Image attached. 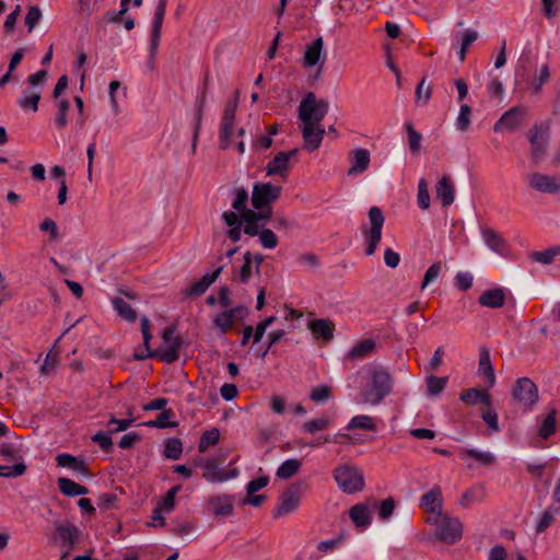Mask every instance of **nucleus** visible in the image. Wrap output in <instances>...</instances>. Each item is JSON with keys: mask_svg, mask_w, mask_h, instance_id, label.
<instances>
[{"mask_svg": "<svg viewBox=\"0 0 560 560\" xmlns=\"http://www.w3.org/2000/svg\"><path fill=\"white\" fill-rule=\"evenodd\" d=\"M331 397V389L326 385H319L312 389L311 400L315 402H325Z\"/></svg>", "mask_w": 560, "mask_h": 560, "instance_id": "nucleus-60", "label": "nucleus"}, {"mask_svg": "<svg viewBox=\"0 0 560 560\" xmlns=\"http://www.w3.org/2000/svg\"><path fill=\"white\" fill-rule=\"evenodd\" d=\"M167 0H159L155 8L154 16L152 20V30L150 38V55L148 66L151 70L154 69V58L159 48L162 25L166 12Z\"/></svg>", "mask_w": 560, "mask_h": 560, "instance_id": "nucleus-9", "label": "nucleus"}, {"mask_svg": "<svg viewBox=\"0 0 560 560\" xmlns=\"http://www.w3.org/2000/svg\"><path fill=\"white\" fill-rule=\"evenodd\" d=\"M556 417H557V411L555 409H552L548 412V415L544 419V421L538 430V434L540 438L546 440L556 432V429H557Z\"/></svg>", "mask_w": 560, "mask_h": 560, "instance_id": "nucleus-46", "label": "nucleus"}, {"mask_svg": "<svg viewBox=\"0 0 560 560\" xmlns=\"http://www.w3.org/2000/svg\"><path fill=\"white\" fill-rule=\"evenodd\" d=\"M372 380L371 389L365 392L362 400L373 406L378 405L393 390V377L389 372L382 368H373L370 370Z\"/></svg>", "mask_w": 560, "mask_h": 560, "instance_id": "nucleus-1", "label": "nucleus"}, {"mask_svg": "<svg viewBox=\"0 0 560 560\" xmlns=\"http://www.w3.org/2000/svg\"><path fill=\"white\" fill-rule=\"evenodd\" d=\"M329 104L325 100H317L313 92H308L299 106V118L303 125H320L327 115Z\"/></svg>", "mask_w": 560, "mask_h": 560, "instance_id": "nucleus-3", "label": "nucleus"}, {"mask_svg": "<svg viewBox=\"0 0 560 560\" xmlns=\"http://www.w3.org/2000/svg\"><path fill=\"white\" fill-rule=\"evenodd\" d=\"M182 453H183L182 441L177 438L168 439L165 444L164 456L168 459L176 460L182 456Z\"/></svg>", "mask_w": 560, "mask_h": 560, "instance_id": "nucleus-50", "label": "nucleus"}, {"mask_svg": "<svg viewBox=\"0 0 560 560\" xmlns=\"http://www.w3.org/2000/svg\"><path fill=\"white\" fill-rule=\"evenodd\" d=\"M459 456L464 460L472 458L483 466H490L495 462V456L491 452L476 448H464L460 451Z\"/></svg>", "mask_w": 560, "mask_h": 560, "instance_id": "nucleus-33", "label": "nucleus"}, {"mask_svg": "<svg viewBox=\"0 0 560 560\" xmlns=\"http://www.w3.org/2000/svg\"><path fill=\"white\" fill-rule=\"evenodd\" d=\"M301 465V460L296 458L287 459L279 466L276 475L280 479H289L300 470Z\"/></svg>", "mask_w": 560, "mask_h": 560, "instance_id": "nucleus-43", "label": "nucleus"}, {"mask_svg": "<svg viewBox=\"0 0 560 560\" xmlns=\"http://www.w3.org/2000/svg\"><path fill=\"white\" fill-rule=\"evenodd\" d=\"M310 329L316 338L329 340L334 337V324L328 319H314L310 323Z\"/></svg>", "mask_w": 560, "mask_h": 560, "instance_id": "nucleus-37", "label": "nucleus"}, {"mask_svg": "<svg viewBox=\"0 0 560 560\" xmlns=\"http://www.w3.org/2000/svg\"><path fill=\"white\" fill-rule=\"evenodd\" d=\"M198 466L205 470L202 477L211 483L224 482L237 476L236 470H220L213 459H200Z\"/></svg>", "mask_w": 560, "mask_h": 560, "instance_id": "nucleus-15", "label": "nucleus"}, {"mask_svg": "<svg viewBox=\"0 0 560 560\" xmlns=\"http://www.w3.org/2000/svg\"><path fill=\"white\" fill-rule=\"evenodd\" d=\"M349 516L357 527H366L370 525V509L365 503H358L349 511Z\"/></svg>", "mask_w": 560, "mask_h": 560, "instance_id": "nucleus-36", "label": "nucleus"}, {"mask_svg": "<svg viewBox=\"0 0 560 560\" xmlns=\"http://www.w3.org/2000/svg\"><path fill=\"white\" fill-rule=\"evenodd\" d=\"M301 502V491L298 486L287 489L278 499L277 506L273 510L276 517L285 516L298 510Z\"/></svg>", "mask_w": 560, "mask_h": 560, "instance_id": "nucleus-12", "label": "nucleus"}, {"mask_svg": "<svg viewBox=\"0 0 560 560\" xmlns=\"http://www.w3.org/2000/svg\"><path fill=\"white\" fill-rule=\"evenodd\" d=\"M223 267L220 266L212 273L205 275L198 281L192 282L185 289V294L189 296H200L218 279Z\"/></svg>", "mask_w": 560, "mask_h": 560, "instance_id": "nucleus-21", "label": "nucleus"}, {"mask_svg": "<svg viewBox=\"0 0 560 560\" xmlns=\"http://www.w3.org/2000/svg\"><path fill=\"white\" fill-rule=\"evenodd\" d=\"M71 104L69 100L61 98L57 102V112L54 118L55 126L62 130L68 125V113L70 110Z\"/></svg>", "mask_w": 560, "mask_h": 560, "instance_id": "nucleus-41", "label": "nucleus"}, {"mask_svg": "<svg viewBox=\"0 0 560 560\" xmlns=\"http://www.w3.org/2000/svg\"><path fill=\"white\" fill-rule=\"evenodd\" d=\"M478 302L481 306L490 308L502 307L505 303V294L503 289L494 288L482 292L479 296Z\"/></svg>", "mask_w": 560, "mask_h": 560, "instance_id": "nucleus-29", "label": "nucleus"}, {"mask_svg": "<svg viewBox=\"0 0 560 560\" xmlns=\"http://www.w3.org/2000/svg\"><path fill=\"white\" fill-rule=\"evenodd\" d=\"M405 128L408 135V144L410 151L412 153H418L421 148L422 135L413 128L411 122H407Z\"/></svg>", "mask_w": 560, "mask_h": 560, "instance_id": "nucleus-52", "label": "nucleus"}, {"mask_svg": "<svg viewBox=\"0 0 560 560\" xmlns=\"http://www.w3.org/2000/svg\"><path fill=\"white\" fill-rule=\"evenodd\" d=\"M258 236H259V241H260L261 245L265 248L273 249V248L277 247V245H278V237L273 233V231H271L270 229H262V230H260Z\"/></svg>", "mask_w": 560, "mask_h": 560, "instance_id": "nucleus-59", "label": "nucleus"}, {"mask_svg": "<svg viewBox=\"0 0 560 560\" xmlns=\"http://www.w3.org/2000/svg\"><path fill=\"white\" fill-rule=\"evenodd\" d=\"M209 505L217 516H229L233 513V497L229 494L213 495L209 499Z\"/></svg>", "mask_w": 560, "mask_h": 560, "instance_id": "nucleus-27", "label": "nucleus"}, {"mask_svg": "<svg viewBox=\"0 0 560 560\" xmlns=\"http://www.w3.org/2000/svg\"><path fill=\"white\" fill-rule=\"evenodd\" d=\"M174 331L173 327H167L162 332L163 342L155 354V358H159L162 362L173 363L179 358L182 341L174 335Z\"/></svg>", "mask_w": 560, "mask_h": 560, "instance_id": "nucleus-10", "label": "nucleus"}, {"mask_svg": "<svg viewBox=\"0 0 560 560\" xmlns=\"http://www.w3.org/2000/svg\"><path fill=\"white\" fill-rule=\"evenodd\" d=\"M478 373L488 381V387L491 388L495 384V373L491 363L490 351L481 348L479 351Z\"/></svg>", "mask_w": 560, "mask_h": 560, "instance_id": "nucleus-25", "label": "nucleus"}, {"mask_svg": "<svg viewBox=\"0 0 560 560\" xmlns=\"http://www.w3.org/2000/svg\"><path fill=\"white\" fill-rule=\"evenodd\" d=\"M347 430L362 429L368 431H375V421L368 415H359L351 418L346 427Z\"/></svg>", "mask_w": 560, "mask_h": 560, "instance_id": "nucleus-42", "label": "nucleus"}, {"mask_svg": "<svg viewBox=\"0 0 560 560\" xmlns=\"http://www.w3.org/2000/svg\"><path fill=\"white\" fill-rule=\"evenodd\" d=\"M512 396L520 406L526 409H532L539 399L538 388L528 377H520L515 381Z\"/></svg>", "mask_w": 560, "mask_h": 560, "instance_id": "nucleus-8", "label": "nucleus"}, {"mask_svg": "<svg viewBox=\"0 0 560 560\" xmlns=\"http://www.w3.org/2000/svg\"><path fill=\"white\" fill-rule=\"evenodd\" d=\"M253 254L250 252H246L244 254V262L240 270L235 272L234 279L240 281L241 283H247L253 275Z\"/></svg>", "mask_w": 560, "mask_h": 560, "instance_id": "nucleus-44", "label": "nucleus"}, {"mask_svg": "<svg viewBox=\"0 0 560 560\" xmlns=\"http://www.w3.org/2000/svg\"><path fill=\"white\" fill-rule=\"evenodd\" d=\"M481 418L487 423V425L494 432L500 431L499 421H498V415L497 412L491 408V406L487 407L486 410L482 411Z\"/></svg>", "mask_w": 560, "mask_h": 560, "instance_id": "nucleus-63", "label": "nucleus"}, {"mask_svg": "<svg viewBox=\"0 0 560 560\" xmlns=\"http://www.w3.org/2000/svg\"><path fill=\"white\" fill-rule=\"evenodd\" d=\"M527 183L530 188L542 194L560 192V178L533 172L527 175Z\"/></svg>", "mask_w": 560, "mask_h": 560, "instance_id": "nucleus-14", "label": "nucleus"}, {"mask_svg": "<svg viewBox=\"0 0 560 560\" xmlns=\"http://www.w3.org/2000/svg\"><path fill=\"white\" fill-rule=\"evenodd\" d=\"M332 475L337 486L345 493H355L364 488L363 472L353 465H339Z\"/></svg>", "mask_w": 560, "mask_h": 560, "instance_id": "nucleus-4", "label": "nucleus"}, {"mask_svg": "<svg viewBox=\"0 0 560 560\" xmlns=\"http://www.w3.org/2000/svg\"><path fill=\"white\" fill-rule=\"evenodd\" d=\"M281 186L270 183H256L252 191V205L258 211L271 209L270 205L279 199Z\"/></svg>", "mask_w": 560, "mask_h": 560, "instance_id": "nucleus-6", "label": "nucleus"}, {"mask_svg": "<svg viewBox=\"0 0 560 560\" xmlns=\"http://www.w3.org/2000/svg\"><path fill=\"white\" fill-rule=\"evenodd\" d=\"M219 439L220 431L215 428L203 432L198 445L199 452H206L210 446L215 445L219 442Z\"/></svg>", "mask_w": 560, "mask_h": 560, "instance_id": "nucleus-49", "label": "nucleus"}, {"mask_svg": "<svg viewBox=\"0 0 560 560\" xmlns=\"http://www.w3.org/2000/svg\"><path fill=\"white\" fill-rule=\"evenodd\" d=\"M482 238L486 245L498 254H503L506 249V243L502 236L492 229L482 230Z\"/></svg>", "mask_w": 560, "mask_h": 560, "instance_id": "nucleus-35", "label": "nucleus"}, {"mask_svg": "<svg viewBox=\"0 0 560 560\" xmlns=\"http://www.w3.org/2000/svg\"><path fill=\"white\" fill-rule=\"evenodd\" d=\"M558 255H560V246L551 247L544 252H534L530 254V258L542 265H550Z\"/></svg>", "mask_w": 560, "mask_h": 560, "instance_id": "nucleus-48", "label": "nucleus"}, {"mask_svg": "<svg viewBox=\"0 0 560 560\" xmlns=\"http://www.w3.org/2000/svg\"><path fill=\"white\" fill-rule=\"evenodd\" d=\"M532 160L537 163L546 154L548 148V130L542 126H534L528 131Z\"/></svg>", "mask_w": 560, "mask_h": 560, "instance_id": "nucleus-13", "label": "nucleus"}, {"mask_svg": "<svg viewBox=\"0 0 560 560\" xmlns=\"http://www.w3.org/2000/svg\"><path fill=\"white\" fill-rule=\"evenodd\" d=\"M436 197L443 207H448L455 199V187L448 174H444L435 186Z\"/></svg>", "mask_w": 560, "mask_h": 560, "instance_id": "nucleus-20", "label": "nucleus"}, {"mask_svg": "<svg viewBox=\"0 0 560 560\" xmlns=\"http://www.w3.org/2000/svg\"><path fill=\"white\" fill-rule=\"evenodd\" d=\"M526 110L518 106H514L506 110L501 118L494 124V131L500 132L503 130L514 131L522 122Z\"/></svg>", "mask_w": 560, "mask_h": 560, "instance_id": "nucleus-17", "label": "nucleus"}, {"mask_svg": "<svg viewBox=\"0 0 560 560\" xmlns=\"http://www.w3.org/2000/svg\"><path fill=\"white\" fill-rule=\"evenodd\" d=\"M180 486H175L171 488L167 493L163 497V499L158 503V508L162 509L165 512H171L175 506V498L179 492Z\"/></svg>", "mask_w": 560, "mask_h": 560, "instance_id": "nucleus-55", "label": "nucleus"}, {"mask_svg": "<svg viewBox=\"0 0 560 560\" xmlns=\"http://www.w3.org/2000/svg\"><path fill=\"white\" fill-rule=\"evenodd\" d=\"M240 91L236 90L232 98H230L222 112L220 126H219V141L220 148L226 150L232 143V138L235 133V116L238 106Z\"/></svg>", "mask_w": 560, "mask_h": 560, "instance_id": "nucleus-2", "label": "nucleus"}, {"mask_svg": "<svg viewBox=\"0 0 560 560\" xmlns=\"http://www.w3.org/2000/svg\"><path fill=\"white\" fill-rule=\"evenodd\" d=\"M114 310L118 313V315L129 323H133L137 319V313L131 307L129 303H127L121 298H115L112 301Z\"/></svg>", "mask_w": 560, "mask_h": 560, "instance_id": "nucleus-40", "label": "nucleus"}, {"mask_svg": "<svg viewBox=\"0 0 560 560\" xmlns=\"http://www.w3.org/2000/svg\"><path fill=\"white\" fill-rule=\"evenodd\" d=\"M351 166L348 170L349 175H358L368 170L370 165V152L366 149H355L350 155Z\"/></svg>", "mask_w": 560, "mask_h": 560, "instance_id": "nucleus-22", "label": "nucleus"}, {"mask_svg": "<svg viewBox=\"0 0 560 560\" xmlns=\"http://www.w3.org/2000/svg\"><path fill=\"white\" fill-rule=\"evenodd\" d=\"M40 101V94L35 91H25L23 96L19 98V106L26 110L31 108L33 112H37L38 103Z\"/></svg>", "mask_w": 560, "mask_h": 560, "instance_id": "nucleus-47", "label": "nucleus"}, {"mask_svg": "<svg viewBox=\"0 0 560 560\" xmlns=\"http://www.w3.org/2000/svg\"><path fill=\"white\" fill-rule=\"evenodd\" d=\"M57 465L60 467L71 468L79 472H86V466L82 459L67 453L58 454L56 457Z\"/></svg>", "mask_w": 560, "mask_h": 560, "instance_id": "nucleus-39", "label": "nucleus"}, {"mask_svg": "<svg viewBox=\"0 0 560 560\" xmlns=\"http://www.w3.org/2000/svg\"><path fill=\"white\" fill-rule=\"evenodd\" d=\"M59 490L67 497L84 495L89 492L88 488L77 483L75 481L61 477L58 479Z\"/></svg>", "mask_w": 560, "mask_h": 560, "instance_id": "nucleus-38", "label": "nucleus"}, {"mask_svg": "<svg viewBox=\"0 0 560 560\" xmlns=\"http://www.w3.org/2000/svg\"><path fill=\"white\" fill-rule=\"evenodd\" d=\"M376 348L373 339H363L357 342L347 353V359L357 361L370 355Z\"/></svg>", "mask_w": 560, "mask_h": 560, "instance_id": "nucleus-32", "label": "nucleus"}, {"mask_svg": "<svg viewBox=\"0 0 560 560\" xmlns=\"http://www.w3.org/2000/svg\"><path fill=\"white\" fill-rule=\"evenodd\" d=\"M329 424H330V420L327 417H319V418L306 421L303 424V430L306 433L314 434L318 431L326 430L329 427Z\"/></svg>", "mask_w": 560, "mask_h": 560, "instance_id": "nucleus-53", "label": "nucleus"}, {"mask_svg": "<svg viewBox=\"0 0 560 560\" xmlns=\"http://www.w3.org/2000/svg\"><path fill=\"white\" fill-rule=\"evenodd\" d=\"M471 108L467 104H462L455 126L460 131H466L470 126Z\"/></svg>", "mask_w": 560, "mask_h": 560, "instance_id": "nucleus-54", "label": "nucleus"}, {"mask_svg": "<svg viewBox=\"0 0 560 560\" xmlns=\"http://www.w3.org/2000/svg\"><path fill=\"white\" fill-rule=\"evenodd\" d=\"M79 529L71 524H62L56 527L55 538L60 542L61 547L70 549L79 538Z\"/></svg>", "mask_w": 560, "mask_h": 560, "instance_id": "nucleus-24", "label": "nucleus"}, {"mask_svg": "<svg viewBox=\"0 0 560 560\" xmlns=\"http://www.w3.org/2000/svg\"><path fill=\"white\" fill-rule=\"evenodd\" d=\"M486 497L485 487L481 485H476L469 489H467L458 500V504L462 508H468L471 504L481 502Z\"/></svg>", "mask_w": 560, "mask_h": 560, "instance_id": "nucleus-34", "label": "nucleus"}, {"mask_svg": "<svg viewBox=\"0 0 560 560\" xmlns=\"http://www.w3.org/2000/svg\"><path fill=\"white\" fill-rule=\"evenodd\" d=\"M369 220L371 226L363 229V234L368 242L366 255L371 256L375 253L377 245L382 238V229L385 222L383 212L378 207H372L369 210Z\"/></svg>", "mask_w": 560, "mask_h": 560, "instance_id": "nucleus-7", "label": "nucleus"}, {"mask_svg": "<svg viewBox=\"0 0 560 560\" xmlns=\"http://www.w3.org/2000/svg\"><path fill=\"white\" fill-rule=\"evenodd\" d=\"M302 135L306 148L310 150H316L323 141L325 129L322 125H303Z\"/></svg>", "mask_w": 560, "mask_h": 560, "instance_id": "nucleus-26", "label": "nucleus"}, {"mask_svg": "<svg viewBox=\"0 0 560 560\" xmlns=\"http://www.w3.org/2000/svg\"><path fill=\"white\" fill-rule=\"evenodd\" d=\"M442 491L439 486H434L420 499V506L434 516L442 514Z\"/></svg>", "mask_w": 560, "mask_h": 560, "instance_id": "nucleus-19", "label": "nucleus"}, {"mask_svg": "<svg viewBox=\"0 0 560 560\" xmlns=\"http://www.w3.org/2000/svg\"><path fill=\"white\" fill-rule=\"evenodd\" d=\"M42 16H43L42 11L37 5H32L28 8V11L24 19V23L27 26V30L30 33L39 23V21L42 20Z\"/></svg>", "mask_w": 560, "mask_h": 560, "instance_id": "nucleus-56", "label": "nucleus"}, {"mask_svg": "<svg viewBox=\"0 0 560 560\" xmlns=\"http://www.w3.org/2000/svg\"><path fill=\"white\" fill-rule=\"evenodd\" d=\"M427 522L436 525L435 536L441 541L453 545L462 538L463 524L457 517L440 514L434 516V520L428 517Z\"/></svg>", "mask_w": 560, "mask_h": 560, "instance_id": "nucleus-5", "label": "nucleus"}, {"mask_svg": "<svg viewBox=\"0 0 560 560\" xmlns=\"http://www.w3.org/2000/svg\"><path fill=\"white\" fill-rule=\"evenodd\" d=\"M551 70L548 62L538 66L530 82V93L533 95H540L544 86L550 81Z\"/></svg>", "mask_w": 560, "mask_h": 560, "instance_id": "nucleus-23", "label": "nucleus"}, {"mask_svg": "<svg viewBox=\"0 0 560 560\" xmlns=\"http://www.w3.org/2000/svg\"><path fill=\"white\" fill-rule=\"evenodd\" d=\"M299 149H292L287 152H279L272 160L268 162L266 166L267 175H279L281 177H285L292 166V161H296Z\"/></svg>", "mask_w": 560, "mask_h": 560, "instance_id": "nucleus-11", "label": "nucleus"}, {"mask_svg": "<svg viewBox=\"0 0 560 560\" xmlns=\"http://www.w3.org/2000/svg\"><path fill=\"white\" fill-rule=\"evenodd\" d=\"M246 315L247 311L244 306H236L217 314L213 318V324L221 332L225 334L233 327L237 319H243Z\"/></svg>", "mask_w": 560, "mask_h": 560, "instance_id": "nucleus-16", "label": "nucleus"}, {"mask_svg": "<svg viewBox=\"0 0 560 560\" xmlns=\"http://www.w3.org/2000/svg\"><path fill=\"white\" fill-rule=\"evenodd\" d=\"M272 215V210L267 209L265 211L248 210L243 214V222H245L244 233L249 236H256L259 234L258 222L269 220Z\"/></svg>", "mask_w": 560, "mask_h": 560, "instance_id": "nucleus-18", "label": "nucleus"}, {"mask_svg": "<svg viewBox=\"0 0 560 560\" xmlns=\"http://www.w3.org/2000/svg\"><path fill=\"white\" fill-rule=\"evenodd\" d=\"M110 434H112L110 431H108V432L101 431V432L95 433L91 439L93 442L97 443L103 451L108 452L112 450V446H113V441H112Z\"/></svg>", "mask_w": 560, "mask_h": 560, "instance_id": "nucleus-64", "label": "nucleus"}, {"mask_svg": "<svg viewBox=\"0 0 560 560\" xmlns=\"http://www.w3.org/2000/svg\"><path fill=\"white\" fill-rule=\"evenodd\" d=\"M247 201H248V192L244 188H238L235 190V198L232 202V208L240 213V215L243 218V214L248 211L247 208Z\"/></svg>", "mask_w": 560, "mask_h": 560, "instance_id": "nucleus-51", "label": "nucleus"}, {"mask_svg": "<svg viewBox=\"0 0 560 560\" xmlns=\"http://www.w3.org/2000/svg\"><path fill=\"white\" fill-rule=\"evenodd\" d=\"M460 400L470 406L478 404L485 405L486 407L491 406V396L488 390H479L477 388H469L462 393Z\"/></svg>", "mask_w": 560, "mask_h": 560, "instance_id": "nucleus-31", "label": "nucleus"}, {"mask_svg": "<svg viewBox=\"0 0 560 560\" xmlns=\"http://www.w3.org/2000/svg\"><path fill=\"white\" fill-rule=\"evenodd\" d=\"M151 324L148 317L143 316L141 318V332L143 337V350L135 352L136 360H144L148 358H155L156 350H151L150 341L152 339L151 335Z\"/></svg>", "mask_w": 560, "mask_h": 560, "instance_id": "nucleus-28", "label": "nucleus"}, {"mask_svg": "<svg viewBox=\"0 0 560 560\" xmlns=\"http://www.w3.org/2000/svg\"><path fill=\"white\" fill-rule=\"evenodd\" d=\"M324 42L322 37L316 38L306 46L303 56V66L311 68L319 63L323 54Z\"/></svg>", "mask_w": 560, "mask_h": 560, "instance_id": "nucleus-30", "label": "nucleus"}, {"mask_svg": "<svg viewBox=\"0 0 560 560\" xmlns=\"http://www.w3.org/2000/svg\"><path fill=\"white\" fill-rule=\"evenodd\" d=\"M441 270H442L441 262H435V264L431 265L424 273L423 281L421 283V289L427 288L431 282L436 280L441 273Z\"/></svg>", "mask_w": 560, "mask_h": 560, "instance_id": "nucleus-62", "label": "nucleus"}, {"mask_svg": "<svg viewBox=\"0 0 560 560\" xmlns=\"http://www.w3.org/2000/svg\"><path fill=\"white\" fill-rule=\"evenodd\" d=\"M447 383L446 377L430 376L428 377V392L430 395L440 394Z\"/></svg>", "mask_w": 560, "mask_h": 560, "instance_id": "nucleus-61", "label": "nucleus"}, {"mask_svg": "<svg viewBox=\"0 0 560 560\" xmlns=\"http://www.w3.org/2000/svg\"><path fill=\"white\" fill-rule=\"evenodd\" d=\"M206 96L205 93L197 101L196 105V116H195V128H194V135H192V152H196L197 149V141L201 128V121L203 116V107H205Z\"/></svg>", "mask_w": 560, "mask_h": 560, "instance_id": "nucleus-45", "label": "nucleus"}, {"mask_svg": "<svg viewBox=\"0 0 560 560\" xmlns=\"http://www.w3.org/2000/svg\"><path fill=\"white\" fill-rule=\"evenodd\" d=\"M26 470V465L23 463L12 466L0 465V477L14 478L22 476Z\"/></svg>", "mask_w": 560, "mask_h": 560, "instance_id": "nucleus-58", "label": "nucleus"}, {"mask_svg": "<svg viewBox=\"0 0 560 560\" xmlns=\"http://www.w3.org/2000/svg\"><path fill=\"white\" fill-rule=\"evenodd\" d=\"M418 206L423 210L430 207L428 183L423 178H421L418 183Z\"/></svg>", "mask_w": 560, "mask_h": 560, "instance_id": "nucleus-57", "label": "nucleus"}]
</instances>
